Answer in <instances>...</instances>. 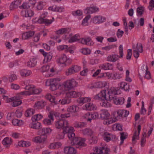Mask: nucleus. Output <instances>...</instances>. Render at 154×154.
I'll use <instances>...</instances> for the list:
<instances>
[{"mask_svg":"<svg viewBox=\"0 0 154 154\" xmlns=\"http://www.w3.org/2000/svg\"><path fill=\"white\" fill-rule=\"evenodd\" d=\"M59 101L62 105L67 104H69L71 102V99L68 97H67L66 94L65 97L61 100H60Z\"/></svg>","mask_w":154,"mask_h":154,"instance_id":"37","label":"nucleus"},{"mask_svg":"<svg viewBox=\"0 0 154 154\" xmlns=\"http://www.w3.org/2000/svg\"><path fill=\"white\" fill-rule=\"evenodd\" d=\"M133 55L135 58H137L139 56V53L143 52V46L140 43L137 44L136 46H133Z\"/></svg>","mask_w":154,"mask_h":154,"instance_id":"5","label":"nucleus"},{"mask_svg":"<svg viewBox=\"0 0 154 154\" xmlns=\"http://www.w3.org/2000/svg\"><path fill=\"white\" fill-rule=\"evenodd\" d=\"M119 90L118 88L111 87L108 91L107 95H108L109 99L112 100L114 98L115 95L118 94Z\"/></svg>","mask_w":154,"mask_h":154,"instance_id":"8","label":"nucleus"},{"mask_svg":"<svg viewBox=\"0 0 154 154\" xmlns=\"http://www.w3.org/2000/svg\"><path fill=\"white\" fill-rule=\"evenodd\" d=\"M105 18L101 15H97L93 17L91 19L93 23L95 24H100L104 22Z\"/></svg>","mask_w":154,"mask_h":154,"instance_id":"13","label":"nucleus"},{"mask_svg":"<svg viewBox=\"0 0 154 154\" xmlns=\"http://www.w3.org/2000/svg\"><path fill=\"white\" fill-rule=\"evenodd\" d=\"M144 11V8L142 7H140L137 8V15L138 16H141L143 14Z\"/></svg>","mask_w":154,"mask_h":154,"instance_id":"62","label":"nucleus"},{"mask_svg":"<svg viewBox=\"0 0 154 154\" xmlns=\"http://www.w3.org/2000/svg\"><path fill=\"white\" fill-rule=\"evenodd\" d=\"M66 96L70 98H77L81 96V93L80 92L75 91H71L68 92L66 94Z\"/></svg>","mask_w":154,"mask_h":154,"instance_id":"19","label":"nucleus"},{"mask_svg":"<svg viewBox=\"0 0 154 154\" xmlns=\"http://www.w3.org/2000/svg\"><path fill=\"white\" fill-rule=\"evenodd\" d=\"M30 125L31 128L36 129H40L41 128V124L38 122L36 123H32Z\"/></svg>","mask_w":154,"mask_h":154,"instance_id":"52","label":"nucleus"},{"mask_svg":"<svg viewBox=\"0 0 154 154\" xmlns=\"http://www.w3.org/2000/svg\"><path fill=\"white\" fill-rule=\"evenodd\" d=\"M47 135H44L42 134L40 136H37L32 139L33 142L36 143H42L45 142L47 139Z\"/></svg>","mask_w":154,"mask_h":154,"instance_id":"14","label":"nucleus"},{"mask_svg":"<svg viewBox=\"0 0 154 154\" xmlns=\"http://www.w3.org/2000/svg\"><path fill=\"white\" fill-rule=\"evenodd\" d=\"M62 144L59 142L51 143L48 146V148L51 149H54L56 148H58L61 147Z\"/></svg>","mask_w":154,"mask_h":154,"instance_id":"36","label":"nucleus"},{"mask_svg":"<svg viewBox=\"0 0 154 154\" xmlns=\"http://www.w3.org/2000/svg\"><path fill=\"white\" fill-rule=\"evenodd\" d=\"M106 90L101 91L98 94L94 96V98L95 100L101 101L108 97H107V95L106 93Z\"/></svg>","mask_w":154,"mask_h":154,"instance_id":"9","label":"nucleus"},{"mask_svg":"<svg viewBox=\"0 0 154 154\" xmlns=\"http://www.w3.org/2000/svg\"><path fill=\"white\" fill-rule=\"evenodd\" d=\"M77 84L76 81L74 79H72L67 80L64 82L62 86L66 90H71L75 87Z\"/></svg>","mask_w":154,"mask_h":154,"instance_id":"3","label":"nucleus"},{"mask_svg":"<svg viewBox=\"0 0 154 154\" xmlns=\"http://www.w3.org/2000/svg\"><path fill=\"white\" fill-rule=\"evenodd\" d=\"M146 72L145 77L146 79H150L151 78V74L150 72L148 70V67L147 66H146Z\"/></svg>","mask_w":154,"mask_h":154,"instance_id":"63","label":"nucleus"},{"mask_svg":"<svg viewBox=\"0 0 154 154\" xmlns=\"http://www.w3.org/2000/svg\"><path fill=\"white\" fill-rule=\"evenodd\" d=\"M119 58V56L117 54H112L108 56L107 60L108 61L115 62L117 61Z\"/></svg>","mask_w":154,"mask_h":154,"instance_id":"33","label":"nucleus"},{"mask_svg":"<svg viewBox=\"0 0 154 154\" xmlns=\"http://www.w3.org/2000/svg\"><path fill=\"white\" fill-rule=\"evenodd\" d=\"M83 108L84 109L91 111L96 109L97 107L95 105L91 103L85 105L83 106Z\"/></svg>","mask_w":154,"mask_h":154,"instance_id":"25","label":"nucleus"},{"mask_svg":"<svg viewBox=\"0 0 154 154\" xmlns=\"http://www.w3.org/2000/svg\"><path fill=\"white\" fill-rule=\"evenodd\" d=\"M79 42L83 45L88 46L92 45L94 44L92 39L89 37L80 38Z\"/></svg>","mask_w":154,"mask_h":154,"instance_id":"11","label":"nucleus"},{"mask_svg":"<svg viewBox=\"0 0 154 154\" xmlns=\"http://www.w3.org/2000/svg\"><path fill=\"white\" fill-rule=\"evenodd\" d=\"M58 49L60 51L64 50L66 52L69 51V48L67 45H60L57 47Z\"/></svg>","mask_w":154,"mask_h":154,"instance_id":"55","label":"nucleus"},{"mask_svg":"<svg viewBox=\"0 0 154 154\" xmlns=\"http://www.w3.org/2000/svg\"><path fill=\"white\" fill-rule=\"evenodd\" d=\"M110 114L108 111L107 110L105 109H103L101 110V112L100 114V116L101 118L103 119H105V120L103 122V124L105 125H110V124H106L105 123V122H107V121H108V120L110 119H113V116H112V118H109V116Z\"/></svg>","mask_w":154,"mask_h":154,"instance_id":"6","label":"nucleus"},{"mask_svg":"<svg viewBox=\"0 0 154 154\" xmlns=\"http://www.w3.org/2000/svg\"><path fill=\"white\" fill-rule=\"evenodd\" d=\"M43 54L45 57L44 61L45 62L47 63L51 61L52 57L51 53L44 52Z\"/></svg>","mask_w":154,"mask_h":154,"instance_id":"35","label":"nucleus"},{"mask_svg":"<svg viewBox=\"0 0 154 154\" xmlns=\"http://www.w3.org/2000/svg\"><path fill=\"white\" fill-rule=\"evenodd\" d=\"M68 136L69 139L71 141V143L72 145L74 143V140L78 137H75V135L74 132L68 134Z\"/></svg>","mask_w":154,"mask_h":154,"instance_id":"56","label":"nucleus"},{"mask_svg":"<svg viewBox=\"0 0 154 154\" xmlns=\"http://www.w3.org/2000/svg\"><path fill=\"white\" fill-rule=\"evenodd\" d=\"M18 145L19 146L22 147H28L31 145V143L29 142L22 140L18 142Z\"/></svg>","mask_w":154,"mask_h":154,"instance_id":"45","label":"nucleus"},{"mask_svg":"<svg viewBox=\"0 0 154 154\" xmlns=\"http://www.w3.org/2000/svg\"><path fill=\"white\" fill-rule=\"evenodd\" d=\"M99 67L100 69L104 70H111L113 68V65L109 63L101 64L99 66Z\"/></svg>","mask_w":154,"mask_h":154,"instance_id":"26","label":"nucleus"},{"mask_svg":"<svg viewBox=\"0 0 154 154\" xmlns=\"http://www.w3.org/2000/svg\"><path fill=\"white\" fill-rule=\"evenodd\" d=\"M37 60L36 58H33L30 59L27 62V66L29 67H32L35 66L37 64Z\"/></svg>","mask_w":154,"mask_h":154,"instance_id":"31","label":"nucleus"},{"mask_svg":"<svg viewBox=\"0 0 154 154\" xmlns=\"http://www.w3.org/2000/svg\"><path fill=\"white\" fill-rule=\"evenodd\" d=\"M72 14L74 16L80 17V20L83 17V12L80 10L73 11L72 12Z\"/></svg>","mask_w":154,"mask_h":154,"instance_id":"46","label":"nucleus"},{"mask_svg":"<svg viewBox=\"0 0 154 154\" xmlns=\"http://www.w3.org/2000/svg\"><path fill=\"white\" fill-rule=\"evenodd\" d=\"M35 112L34 110L32 108L28 109L25 112V116L26 117H29L32 116Z\"/></svg>","mask_w":154,"mask_h":154,"instance_id":"47","label":"nucleus"},{"mask_svg":"<svg viewBox=\"0 0 154 154\" xmlns=\"http://www.w3.org/2000/svg\"><path fill=\"white\" fill-rule=\"evenodd\" d=\"M110 100L109 99V97H108L101 100L100 103V104L101 106L104 107H109L111 106V104L110 103Z\"/></svg>","mask_w":154,"mask_h":154,"instance_id":"20","label":"nucleus"},{"mask_svg":"<svg viewBox=\"0 0 154 154\" xmlns=\"http://www.w3.org/2000/svg\"><path fill=\"white\" fill-rule=\"evenodd\" d=\"M24 85H26L25 88L27 91H23L19 93L18 96H21L19 97L20 98H22V97L23 96L33 94L34 86L33 85H27L26 81L24 82Z\"/></svg>","mask_w":154,"mask_h":154,"instance_id":"2","label":"nucleus"},{"mask_svg":"<svg viewBox=\"0 0 154 154\" xmlns=\"http://www.w3.org/2000/svg\"><path fill=\"white\" fill-rule=\"evenodd\" d=\"M46 104V102L43 100L38 101L35 103L34 107L37 109H41L44 108Z\"/></svg>","mask_w":154,"mask_h":154,"instance_id":"21","label":"nucleus"},{"mask_svg":"<svg viewBox=\"0 0 154 154\" xmlns=\"http://www.w3.org/2000/svg\"><path fill=\"white\" fill-rule=\"evenodd\" d=\"M69 124L65 127L63 128V131L65 134L67 133L68 134L73 132L75 131L74 128L71 126H69Z\"/></svg>","mask_w":154,"mask_h":154,"instance_id":"30","label":"nucleus"},{"mask_svg":"<svg viewBox=\"0 0 154 154\" xmlns=\"http://www.w3.org/2000/svg\"><path fill=\"white\" fill-rule=\"evenodd\" d=\"M91 100V98L89 97H81L79 98L77 101L78 103L83 104L85 103L89 102Z\"/></svg>","mask_w":154,"mask_h":154,"instance_id":"34","label":"nucleus"},{"mask_svg":"<svg viewBox=\"0 0 154 154\" xmlns=\"http://www.w3.org/2000/svg\"><path fill=\"white\" fill-rule=\"evenodd\" d=\"M68 60L70 61V59H68L65 54H63L57 59L56 61L58 63L62 64H65V63Z\"/></svg>","mask_w":154,"mask_h":154,"instance_id":"16","label":"nucleus"},{"mask_svg":"<svg viewBox=\"0 0 154 154\" xmlns=\"http://www.w3.org/2000/svg\"><path fill=\"white\" fill-rule=\"evenodd\" d=\"M12 143L11 139L8 137L5 138L2 141V143L4 146L7 147L8 146L10 145Z\"/></svg>","mask_w":154,"mask_h":154,"instance_id":"41","label":"nucleus"},{"mask_svg":"<svg viewBox=\"0 0 154 154\" xmlns=\"http://www.w3.org/2000/svg\"><path fill=\"white\" fill-rule=\"evenodd\" d=\"M80 51L84 55H88L91 53V50L87 48H83L80 50Z\"/></svg>","mask_w":154,"mask_h":154,"instance_id":"54","label":"nucleus"},{"mask_svg":"<svg viewBox=\"0 0 154 154\" xmlns=\"http://www.w3.org/2000/svg\"><path fill=\"white\" fill-rule=\"evenodd\" d=\"M79 35L78 34H76L71 37L68 41L69 43H72L76 42L78 40L79 41L80 38Z\"/></svg>","mask_w":154,"mask_h":154,"instance_id":"44","label":"nucleus"},{"mask_svg":"<svg viewBox=\"0 0 154 154\" xmlns=\"http://www.w3.org/2000/svg\"><path fill=\"white\" fill-rule=\"evenodd\" d=\"M63 150L65 154H76L77 153L76 149L70 146H65Z\"/></svg>","mask_w":154,"mask_h":154,"instance_id":"15","label":"nucleus"},{"mask_svg":"<svg viewBox=\"0 0 154 154\" xmlns=\"http://www.w3.org/2000/svg\"><path fill=\"white\" fill-rule=\"evenodd\" d=\"M41 134L44 135H47L46 134L51 133L52 130L50 128H43L40 130Z\"/></svg>","mask_w":154,"mask_h":154,"instance_id":"51","label":"nucleus"},{"mask_svg":"<svg viewBox=\"0 0 154 154\" xmlns=\"http://www.w3.org/2000/svg\"><path fill=\"white\" fill-rule=\"evenodd\" d=\"M113 99L114 102L116 105H122L124 103L125 99L123 97L115 98Z\"/></svg>","mask_w":154,"mask_h":154,"instance_id":"38","label":"nucleus"},{"mask_svg":"<svg viewBox=\"0 0 154 154\" xmlns=\"http://www.w3.org/2000/svg\"><path fill=\"white\" fill-rule=\"evenodd\" d=\"M103 140L106 142H109L111 140H115L116 139V137L114 135L105 132H104L102 135Z\"/></svg>","mask_w":154,"mask_h":154,"instance_id":"12","label":"nucleus"},{"mask_svg":"<svg viewBox=\"0 0 154 154\" xmlns=\"http://www.w3.org/2000/svg\"><path fill=\"white\" fill-rule=\"evenodd\" d=\"M83 134L88 135H91L93 133L92 131L90 129L86 128L82 130Z\"/></svg>","mask_w":154,"mask_h":154,"instance_id":"59","label":"nucleus"},{"mask_svg":"<svg viewBox=\"0 0 154 154\" xmlns=\"http://www.w3.org/2000/svg\"><path fill=\"white\" fill-rule=\"evenodd\" d=\"M99 8L96 7H92L86 8L84 10V12L86 14H91L99 11Z\"/></svg>","mask_w":154,"mask_h":154,"instance_id":"23","label":"nucleus"},{"mask_svg":"<svg viewBox=\"0 0 154 154\" xmlns=\"http://www.w3.org/2000/svg\"><path fill=\"white\" fill-rule=\"evenodd\" d=\"M68 124V122L64 120L60 119L55 122L56 128L58 129L64 128Z\"/></svg>","mask_w":154,"mask_h":154,"instance_id":"10","label":"nucleus"},{"mask_svg":"<svg viewBox=\"0 0 154 154\" xmlns=\"http://www.w3.org/2000/svg\"><path fill=\"white\" fill-rule=\"evenodd\" d=\"M19 95V93L16 97H14V100H13L12 104H11L13 106H17L20 105L22 103V101L20 100V99H21V98H19L21 96H18Z\"/></svg>","mask_w":154,"mask_h":154,"instance_id":"22","label":"nucleus"},{"mask_svg":"<svg viewBox=\"0 0 154 154\" xmlns=\"http://www.w3.org/2000/svg\"><path fill=\"white\" fill-rule=\"evenodd\" d=\"M70 30L69 29L66 28H62L58 30L56 33L58 34H63L64 33L68 32Z\"/></svg>","mask_w":154,"mask_h":154,"instance_id":"57","label":"nucleus"},{"mask_svg":"<svg viewBox=\"0 0 154 154\" xmlns=\"http://www.w3.org/2000/svg\"><path fill=\"white\" fill-rule=\"evenodd\" d=\"M141 130V126L139 125L137 127V132L136 131H134V133L133 138H132V141L134 142L136 140L138 139L139 138V134L140 133Z\"/></svg>","mask_w":154,"mask_h":154,"instance_id":"32","label":"nucleus"},{"mask_svg":"<svg viewBox=\"0 0 154 154\" xmlns=\"http://www.w3.org/2000/svg\"><path fill=\"white\" fill-rule=\"evenodd\" d=\"M34 14V12L30 9L23 11L21 12V15L23 17H31Z\"/></svg>","mask_w":154,"mask_h":154,"instance_id":"24","label":"nucleus"},{"mask_svg":"<svg viewBox=\"0 0 154 154\" xmlns=\"http://www.w3.org/2000/svg\"><path fill=\"white\" fill-rule=\"evenodd\" d=\"M123 75V72H114L113 74L112 79H119L122 78Z\"/></svg>","mask_w":154,"mask_h":154,"instance_id":"40","label":"nucleus"},{"mask_svg":"<svg viewBox=\"0 0 154 154\" xmlns=\"http://www.w3.org/2000/svg\"><path fill=\"white\" fill-rule=\"evenodd\" d=\"M103 148V147H95L93 149L94 151L96 152L97 154H102Z\"/></svg>","mask_w":154,"mask_h":154,"instance_id":"58","label":"nucleus"},{"mask_svg":"<svg viewBox=\"0 0 154 154\" xmlns=\"http://www.w3.org/2000/svg\"><path fill=\"white\" fill-rule=\"evenodd\" d=\"M54 120L53 114L50 113L48 115V117L44 119L43 122L44 124L47 125H49L52 124Z\"/></svg>","mask_w":154,"mask_h":154,"instance_id":"18","label":"nucleus"},{"mask_svg":"<svg viewBox=\"0 0 154 154\" xmlns=\"http://www.w3.org/2000/svg\"><path fill=\"white\" fill-rule=\"evenodd\" d=\"M12 123L14 125L16 126H21L23 124V122L22 120L17 119L13 120Z\"/></svg>","mask_w":154,"mask_h":154,"instance_id":"49","label":"nucleus"},{"mask_svg":"<svg viewBox=\"0 0 154 154\" xmlns=\"http://www.w3.org/2000/svg\"><path fill=\"white\" fill-rule=\"evenodd\" d=\"M45 98L48 100L50 102L54 103V104H56L57 102L55 101V98L54 97L51 96L50 94H47L45 96Z\"/></svg>","mask_w":154,"mask_h":154,"instance_id":"53","label":"nucleus"},{"mask_svg":"<svg viewBox=\"0 0 154 154\" xmlns=\"http://www.w3.org/2000/svg\"><path fill=\"white\" fill-rule=\"evenodd\" d=\"M21 3V1L19 0L14 1L10 5V9L11 10H13L14 9L17 8L18 6L20 5Z\"/></svg>","mask_w":154,"mask_h":154,"instance_id":"29","label":"nucleus"},{"mask_svg":"<svg viewBox=\"0 0 154 154\" xmlns=\"http://www.w3.org/2000/svg\"><path fill=\"white\" fill-rule=\"evenodd\" d=\"M118 86L121 89L126 91H129L130 89L129 85L124 82H122L119 83Z\"/></svg>","mask_w":154,"mask_h":154,"instance_id":"28","label":"nucleus"},{"mask_svg":"<svg viewBox=\"0 0 154 154\" xmlns=\"http://www.w3.org/2000/svg\"><path fill=\"white\" fill-rule=\"evenodd\" d=\"M129 112L125 110H120L113 112L112 116L113 119H110L108 121L105 122V123L111 124L117 121L121 117H126L128 115Z\"/></svg>","mask_w":154,"mask_h":154,"instance_id":"1","label":"nucleus"},{"mask_svg":"<svg viewBox=\"0 0 154 154\" xmlns=\"http://www.w3.org/2000/svg\"><path fill=\"white\" fill-rule=\"evenodd\" d=\"M34 34V32L33 31H30L26 32L23 33L22 35L23 39H26L28 38L33 36Z\"/></svg>","mask_w":154,"mask_h":154,"instance_id":"43","label":"nucleus"},{"mask_svg":"<svg viewBox=\"0 0 154 154\" xmlns=\"http://www.w3.org/2000/svg\"><path fill=\"white\" fill-rule=\"evenodd\" d=\"M99 117L98 113L96 112H88L83 116V117L86 119L88 121L91 122L92 119H97Z\"/></svg>","mask_w":154,"mask_h":154,"instance_id":"4","label":"nucleus"},{"mask_svg":"<svg viewBox=\"0 0 154 154\" xmlns=\"http://www.w3.org/2000/svg\"><path fill=\"white\" fill-rule=\"evenodd\" d=\"M60 80L59 78L48 79L46 82L45 85L47 86H49L51 84L57 85L58 82Z\"/></svg>","mask_w":154,"mask_h":154,"instance_id":"17","label":"nucleus"},{"mask_svg":"<svg viewBox=\"0 0 154 154\" xmlns=\"http://www.w3.org/2000/svg\"><path fill=\"white\" fill-rule=\"evenodd\" d=\"M52 20H49L47 19H45L43 17H41L40 16L39 18H38V23H45L47 24H50L54 21V18L52 17Z\"/></svg>","mask_w":154,"mask_h":154,"instance_id":"27","label":"nucleus"},{"mask_svg":"<svg viewBox=\"0 0 154 154\" xmlns=\"http://www.w3.org/2000/svg\"><path fill=\"white\" fill-rule=\"evenodd\" d=\"M17 77L16 75L14 73H11L9 77V80L10 82H13L17 80Z\"/></svg>","mask_w":154,"mask_h":154,"instance_id":"61","label":"nucleus"},{"mask_svg":"<svg viewBox=\"0 0 154 154\" xmlns=\"http://www.w3.org/2000/svg\"><path fill=\"white\" fill-rule=\"evenodd\" d=\"M78 110V107L76 105H73L68 107L67 111L71 113L77 112Z\"/></svg>","mask_w":154,"mask_h":154,"instance_id":"39","label":"nucleus"},{"mask_svg":"<svg viewBox=\"0 0 154 154\" xmlns=\"http://www.w3.org/2000/svg\"><path fill=\"white\" fill-rule=\"evenodd\" d=\"M91 17L90 15H88L85 17V18L83 20L82 23V25L83 26H86L88 25V21L90 19Z\"/></svg>","mask_w":154,"mask_h":154,"instance_id":"60","label":"nucleus"},{"mask_svg":"<svg viewBox=\"0 0 154 154\" xmlns=\"http://www.w3.org/2000/svg\"><path fill=\"white\" fill-rule=\"evenodd\" d=\"M20 73L22 77L28 76L30 75L31 74L30 71L25 69L20 70Z\"/></svg>","mask_w":154,"mask_h":154,"instance_id":"42","label":"nucleus"},{"mask_svg":"<svg viewBox=\"0 0 154 154\" xmlns=\"http://www.w3.org/2000/svg\"><path fill=\"white\" fill-rule=\"evenodd\" d=\"M85 125V123L84 122H75L74 124V126L75 127L79 128H82L84 127Z\"/></svg>","mask_w":154,"mask_h":154,"instance_id":"64","label":"nucleus"},{"mask_svg":"<svg viewBox=\"0 0 154 154\" xmlns=\"http://www.w3.org/2000/svg\"><path fill=\"white\" fill-rule=\"evenodd\" d=\"M106 85V82H99L95 83L94 86L97 88H102L105 87Z\"/></svg>","mask_w":154,"mask_h":154,"instance_id":"48","label":"nucleus"},{"mask_svg":"<svg viewBox=\"0 0 154 154\" xmlns=\"http://www.w3.org/2000/svg\"><path fill=\"white\" fill-rule=\"evenodd\" d=\"M85 139L80 137H78L75 138L74 141L72 145H75L76 147H78L79 146H85L86 144L85 143Z\"/></svg>","mask_w":154,"mask_h":154,"instance_id":"7","label":"nucleus"},{"mask_svg":"<svg viewBox=\"0 0 154 154\" xmlns=\"http://www.w3.org/2000/svg\"><path fill=\"white\" fill-rule=\"evenodd\" d=\"M43 118V116L40 114H37L33 116L32 118V119L33 122L38 121L41 119Z\"/></svg>","mask_w":154,"mask_h":154,"instance_id":"50","label":"nucleus"}]
</instances>
